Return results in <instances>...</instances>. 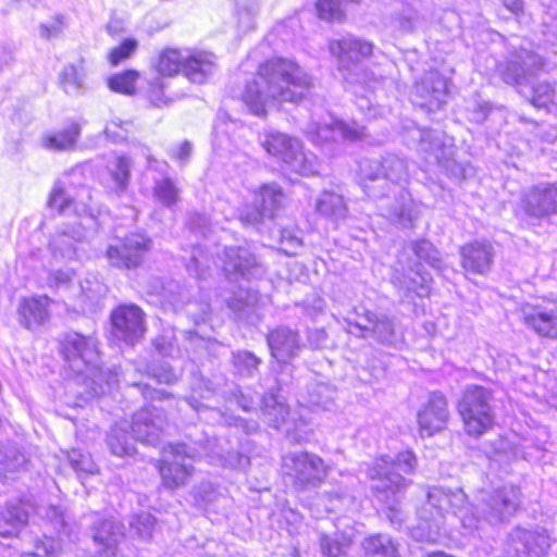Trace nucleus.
Segmentation results:
<instances>
[{"instance_id":"nucleus-37","label":"nucleus","mask_w":557,"mask_h":557,"mask_svg":"<svg viewBox=\"0 0 557 557\" xmlns=\"http://www.w3.org/2000/svg\"><path fill=\"white\" fill-rule=\"evenodd\" d=\"M184 57L181 51L166 48L151 61L152 69L163 77H172L183 70Z\"/></svg>"},{"instance_id":"nucleus-15","label":"nucleus","mask_w":557,"mask_h":557,"mask_svg":"<svg viewBox=\"0 0 557 557\" xmlns=\"http://www.w3.org/2000/svg\"><path fill=\"white\" fill-rule=\"evenodd\" d=\"M151 248V240L143 234L131 233L106 251L109 263L117 269L138 268Z\"/></svg>"},{"instance_id":"nucleus-46","label":"nucleus","mask_w":557,"mask_h":557,"mask_svg":"<svg viewBox=\"0 0 557 557\" xmlns=\"http://www.w3.org/2000/svg\"><path fill=\"white\" fill-rule=\"evenodd\" d=\"M59 82L65 94L76 96L83 88L84 74L77 66L69 64L62 70Z\"/></svg>"},{"instance_id":"nucleus-42","label":"nucleus","mask_w":557,"mask_h":557,"mask_svg":"<svg viewBox=\"0 0 557 557\" xmlns=\"http://www.w3.org/2000/svg\"><path fill=\"white\" fill-rule=\"evenodd\" d=\"M215 394V387L209 380L203 377H195L191 383V394L186 398L188 405L197 412L208 409L209 406L200 401V399L209 400Z\"/></svg>"},{"instance_id":"nucleus-58","label":"nucleus","mask_w":557,"mask_h":557,"mask_svg":"<svg viewBox=\"0 0 557 557\" xmlns=\"http://www.w3.org/2000/svg\"><path fill=\"white\" fill-rule=\"evenodd\" d=\"M156 519L149 512H141L132 518L131 529L144 540L150 539L153 532Z\"/></svg>"},{"instance_id":"nucleus-12","label":"nucleus","mask_w":557,"mask_h":557,"mask_svg":"<svg viewBox=\"0 0 557 557\" xmlns=\"http://www.w3.org/2000/svg\"><path fill=\"white\" fill-rule=\"evenodd\" d=\"M61 351L74 373L94 380L99 362L98 339L94 335L69 332L61 341Z\"/></svg>"},{"instance_id":"nucleus-26","label":"nucleus","mask_w":557,"mask_h":557,"mask_svg":"<svg viewBox=\"0 0 557 557\" xmlns=\"http://www.w3.org/2000/svg\"><path fill=\"white\" fill-rule=\"evenodd\" d=\"M267 341L271 355L281 362L295 358L302 347L298 332L285 326L273 330Z\"/></svg>"},{"instance_id":"nucleus-20","label":"nucleus","mask_w":557,"mask_h":557,"mask_svg":"<svg viewBox=\"0 0 557 557\" xmlns=\"http://www.w3.org/2000/svg\"><path fill=\"white\" fill-rule=\"evenodd\" d=\"M223 271L231 281L262 274V265L248 247H226L222 256Z\"/></svg>"},{"instance_id":"nucleus-57","label":"nucleus","mask_w":557,"mask_h":557,"mask_svg":"<svg viewBox=\"0 0 557 557\" xmlns=\"http://www.w3.org/2000/svg\"><path fill=\"white\" fill-rule=\"evenodd\" d=\"M72 205L73 199L65 191L63 184L60 181L55 182L48 199L49 208L64 213Z\"/></svg>"},{"instance_id":"nucleus-52","label":"nucleus","mask_w":557,"mask_h":557,"mask_svg":"<svg viewBox=\"0 0 557 557\" xmlns=\"http://www.w3.org/2000/svg\"><path fill=\"white\" fill-rule=\"evenodd\" d=\"M109 171L119 190H124L131 176V161L127 157H116L109 165Z\"/></svg>"},{"instance_id":"nucleus-41","label":"nucleus","mask_w":557,"mask_h":557,"mask_svg":"<svg viewBox=\"0 0 557 557\" xmlns=\"http://www.w3.org/2000/svg\"><path fill=\"white\" fill-rule=\"evenodd\" d=\"M261 359L248 350L232 352V364L235 373L240 377H252L258 373Z\"/></svg>"},{"instance_id":"nucleus-38","label":"nucleus","mask_w":557,"mask_h":557,"mask_svg":"<svg viewBox=\"0 0 557 557\" xmlns=\"http://www.w3.org/2000/svg\"><path fill=\"white\" fill-rule=\"evenodd\" d=\"M258 296L255 292L240 288L227 301V306L236 314L237 319L252 323Z\"/></svg>"},{"instance_id":"nucleus-36","label":"nucleus","mask_w":557,"mask_h":557,"mask_svg":"<svg viewBox=\"0 0 557 557\" xmlns=\"http://www.w3.org/2000/svg\"><path fill=\"white\" fill-rule=\"evenodd\" d=\"M366 557H398V544L388 534H372L362 542Z\"/></svg>"},{"instance_id":"nucleus-1","label":"nucleus","mask_w":557,"mask_h":557,"mask_svg":"<svg viewBox=\"0 0 557 557\" xmlns=\"http://www.w3.org/2000/svg\"><path fill=\"white\" fill-rule=\"evenodd\" d=\"M521 503L520 490L513 485L481 490L476 505L470 506L461 488L446 490L432 487L426 502L418 509L419 522L411 528V536L417 542L436 543L444 529L446 513L460 520L466 534L472 535L483 529L485 523L507 522L518 510Z\"/></svg>"},{"instance_id":"nucleus-19","label":"nucleus","mask_w":557,"mask_h":557,"mask_svg":"<svg viewBox=\"0 0 557 557\" xmlns=\"http://www.w3.org/2000/svg\"><path fill=\"white\" fill-rule=\"evenodd\" d=\"M521 208L534 219L557 214V183H541L529 188L522 196Z\"/></svg>"},{"instance_id":"nucleus-45","label":"nucleus","mask_w":557,"mask_h":557,"mask_svg":"<svg viewBox=\"0 0 557 557\" xmlns=\"http://www.w3.org/2000/svg\"><path fill=\"white\" fill-rule=\"evenodd\" d=\"M335 397V389L325 383H313L308 387L307 405L312 408L330 409Z\"/></svg>"},{"instance_id":"nucleus-33","label":"nucleus","mask_w":557,"mask_h":557,"mask_svg":"<svg viewBox=\"0 0 557 557\" xmlns=\"http://www.w3.org/2000/svg\"><path fill=\"white\" fill-rule=\"evenodd\" d=\"M314 208L321 216L334 223L345 220L348 215V207L343 195L331 190H324L318 196Z\"/></svg>"},{"instance_id":"nucleus-56","label":"nucleus","mask_w":557,"mask_h":557,"mask_svg":"<svg viewBox=\"0 0 557 557\" xmlns=\"http://www.w3.org/2000/svg\"><path fill=\"white\" fill-rule=\"evenodd\" d=\"M317 12L320 18L329 22H342L345 18V12L339 0H318Z\"/></svg>"},{"instance_id":"nucleus-51","label":"nucleus","mask_w":557,"mask_h":557,"mask_svg":"<svg viewBox=\"0 0 557 557\" xmlns=\"http://www.w3.org/2000/svg\"><path fill=\"white\" fill-rule=\"evenodd\" d=\"M211 260L210 257L205 252L203 248L197 244L189 256V261L186 264V269L189 274L203 278L210 269Z\"/></svg>"},{"instance_id":"nucleus-4","label":"nucleus","mask_w":557,"mask_h":557,"mask_svg":"<svg viewBox=\"0 0 557 557\" xmlns=\"http://www.w3.org/2000/svg\"><path fill=\"white\" fill-rule=\"evenodd\" d=\"M417 458L410 450L401 451L395 457L383 456L376 459L368 470L369 478L374 481L372 491L375 500L382 505V511L395 528L401 525L404 513L399 508L400 493L406 486L404 474L413 472Z\"/></svg>"},{"instance_id":"nucleus-16","label":"nucleus","mask_w":557,"mask_h":557,"mask_svg":"<svg viewBox=\"0 0 557 557\" xmlns=\"http://www.w3.org/2000/svg\"><path fill=\"white\" fill-rule=\"evenodd\" d=\"M447 98L448 82L438 71L426 72L411 91L412 103L429 112L440 110Z\"/></svg>"},{"instance_id":"nucleus-63","label":"nucleus","mask_w":557,"mask_h":557,"mask_svg":"<svg viewBox=\"0 0 557 557\" xmlns=\"http://www.w3.org/2000/svg\"><path fill=\"white\" fill-rule=\"evenodd\" d=\"M187 226L195 235L200 234L201 236H206V233L210 228V222L205 214L191 213L188 216Z\"/></svg>"},{"instance_id":"nucleus-5","label":"nucleus","mask_w":557,"mask_h":557,"mask_svg":"<svg viewBox=\"0 0 557 557\" xmlns=\"http://www.w3.org/2000/svg\"><path fill=\"white\" fill-rule=\"evenodd\" d=\"M544 67L543 58L535 52L521 49L505 63L498 72L506 84L516 87L519 95L536 108L557 107V85L547 82L533 83L532 77Z\"/></svg>"},{"instance_id":"nucleus-34","label":"nucleus","mask_w":557,"mask_h":557,"mask_svg":"<svg viewBox=\"0 0 557 557\" xmlns=\"http://www.w3.org/2000/svg\"><path fill=\"white\" fill-rule=\"evenodd\" d=\"M383 185L382 190L387 196L392 189L408 180V166L404 159L395 154H387L382 159Z\"/></svg>"},{"instance_id":"nucleus-61","label":"nucleus","mask_w":557,"mask_h":557,"mask_svg":"<svg viewBox=\"0 0 557 557\" xmlns=\"http://www.w3.org/2000/svg\"><path fill=\"white\" fill-rule=\"evenodd\" d=\"M387 71L381 69H363L356 73L355 82L364 84L370 88H376L387 78Z\"/></svg>"},{"instance_id":"nucleus-30","label":"nucleus","mask_w":557,"mask_h":557,"mask_svg":"<svg viewBox=\"0 0 557 557\" xmlns=\"http://www.w3.org/2000/svg\"><path fill=\"white\" fill-rule=\"evenodd\" d=\"M359 184L364 193L372 198L385 197L380 185H383L382 161L362 159L358 169Z\"/></svg>"},{"instance_id":"nucleus-13","label":"nucleus","mask_w":557,"mask_h":557,"mask_svg":"<svg viewBox=\"0 0 557 557\" xmlns=\"http://www.w3.org/2000/svg\"><path fill=\"white\" fill-rule=\"evenodd\" d=\"M491 399V393L482 386L472 385L465 391L458 410L469 435L479 436L493 425Z\"/></svg>"},{"instance_id":"nucleus-48","label":"nucleus","mask_w":557,"mask_h":557,"mask_svg":"<svg viewBox=\"0 0 557 557\" xmlns=\"http://www.w3.org/2000/svg\"><path fill=\"white\" fill-rule=\"evenodd\" d=\"M399 194L400 200L387 210L386 216L403 227H409L413 220L411 200L406 197L404 190H399Z\"/></svg>"},{"instance_id":"nucleus-27","label":"nucleus","mask_w":557,"mask_h":557,"mask_svg":"<svg viewBox=\"0 0 557 557\" xmlns=\"http://www.w3.org/2000/svg\"><path fill=\"white\" fill-rule=\"evenodd\" d=\"M522 319L524 324L540 336L557 338V307H523Z\"/></svg>"},{"instance_id":"nucleus-43","label":"nucleus","mask_w":557,"mask_h":557,"mask_svg":"<svg viewBox=\"0 0 557 557\" xmlns=\"http://www.w3.org/2000/svg\"><path fill=\"white\" fill-rule=\"evenodd\" d=\"M181 189L171 177L154 180L153 196L164 207L171 208L180 201Z\"/></svg>"},{"instance_id":"nucleus-25","label":"nucleus","mask_w":557,"mask_h":557,"mask_svg":"<svg viewBox=\"0 0 557 557\" xmlns=\"http://www.w3.org/2000/svg\"><path fill=\"white\" fill-rule=\"evenodd\" d=\"M330 52L338 59L342 67H348L351 63L357 67V63L372 53L371 42L358 39L352 36H345L339 40L330 42Z\"/></svg>"},{"instance_id":"nucleus-53","label":"nucleus","mask_w":557,"mask_h":557,"mask_svg":"<svg viewBox=\"0 0 557 557\" xmlns=\"http://www.w3.org/2000/svg\"><path fill=\"white\" fill-rule=\"evenodd\" d=\"M61 543L54 537H45L38 540L32 552L23 553L22 557H60L61 555Z\"/></svg>"},{"instance_id":"nucleus-39","label":"nucleus","mask_w":557,"mask_h":557,"mask_svg":"<svg viewBox=\"0 0 557 557\" xmlns=\"http://www.w3.org/2000/svg\"><path fill=\"white\" fill-rule=\"evenodd\" d=\"M82 231L77 227L58 232L50 242L54 255L71 259L75 255V243L82 238Z\"/></svg>"},{"instance_id":"nucleus-59","label":"nucleus","mask_w":557,"mask_h":557,"mask_svg":"<svg viewBox=\"0 0 557 557\" xmlns=\"http://www.w3.org/2000/svg\"><path fill=\"white\" fill-rule=\"evenodd\" d=\"M138 47L137 40L133 38L125 39L120 46L114 47L109 53L111 65H119L121 62L129 59Z\"/></svg>"},{"instance_id":"nucleus-64","label":"nucleus","mask_w":557,"mask_h":557,"mask_svg":"<svg viewBox=\"0 0 557 557\" xmlns=\"http://www.w3.org/2000/svg\"><path fill=\"white\" fill-rule=\"evenodd\" d=\"M236 8L240 22L243 18H247L248 21H250V17L255 16L259 11V1L236 0Z\"/></svg>"},{"instance_id":"nucleus-21","label":"nucleus","mask_w":557,"mask_h":557,"mask_svg":"<svg viewBox=\"0 0 557 557\" xmlns=\"http://www.w3.org/2000/svg\"><path fill=\"white\" fill-rule=\"evenodd\" d=\"M92 539L100 546L98 557H124L119 550V544L124 540V525L113 519H98L91 527Z\"/></svg>"},{"instance_id":"nucleus-17","label":"nucleus","mask_w":557,"mask_h":557,"mask_svg":"<svg viewBox=\"0 0 557 557\" xmlns=\"http://www.w3.org/2000/svg\"><path fill=\"white\" fill-rule=\"evenodd\" d=\"M112 336L128 345H134L145 334V313L136 305H122L111 313Z\"/></svg>"},{"instance_id":"nucleus-11","label":"nucleus","mask_w":557,"mask_h":557,"mask_svg":"<svg viewBox=\"0 0 557 557\" xmlns=\"http://www.w3.org/2000/svg\"><path fill=\"white\" fill-rule=\"evenodd\" d=\"M282 472L297 490L318 487L326 478L322 458L308 451H295L282 458Z\"/></svg>"},{"instance_id":"nucleus-22","label":"nucleus","mask_w":557,"mask_h":557,"mask_svg":"<svg viewBox=\"0 0 557 557\" xmlns=\"http://www.w3.org/2000/svg\"><path fill=\"white\" fill-rule=\"evenodd\" d=\"M417 417L422 435L432 436L443 430L449 417L445 396L438 392L432 393Z\"/></svg>"},{"instance_id":"nucleus-54","label":"nucleus","mask_w":557,"mask_h":557,"mask_svg":"<svg viewBox=\"0 0 557 557\" xmlns=\"http://www.w3.org/2000/svg\"><path fill=\"white\" fill-rule=\"evenodd\" d=\"M66 457L71 468L77 473L79 479L96 471V466L88 454L78 449H72L66 454Z\"/></svg>"},{"instance_id":"nucleus-31","label":"nucleus","mask_w":557,"mask_h":557,"mask_svg":"<svg viewBox=\"0 0 557 557\" xmlns=\"http://www.w3.org/2000/svg\"><path fill=\"white\" fill-rule=\"evenodd\" d=\"M49 298L47 296L25 298L18 307L20 323L26 329H35L48 318Z\"/></svg>"},{"instance_id":"nucleus-18","label":"nucleus","mask_w":557,"mask_h":557,"mask_svg":"<svg viewBox=\"0 0 557 557\" xmlns=\"http://www.w3.org/2000/svg\"><path fill=\"white\" fill-rule=\"evenodd\" d=\"M330 122L323 124L311 121L306 126L308 138L315 145H324L332 140L355 141L366 136V127L352 122L351 124L343 121H335L329 117Z\"/></svg>"},{"instance_id":"nucleus-49","label":"nucleus","mask_w":557,"mask_h":557,"mask_svg":"<svg viewBox=\"0 0 557 557\" xmlns=\"http://www.w3.org/2000/svg\"><path fill=\"white\" fill-rule=\"evenodd\" d=\"M137 371H145L149 377L154 379L158 383L173 384L178 380L177 373L165 361H153L150 364L145 366L144 368H137Z\"/></svg>"},{"instance_id":"nucleus-9","label":"nucleus","mask_w":557,"mask_h":557,"mask_svg":"<svg viewBox=\"0 0 557 557\" xmlns=\"http://www.w3.org/2000/svg\"><path fill=\"white\" fill-rule=\"evenodd\" d=\"M344 321L349 326L348 332L359 338L372 339L388 347H395L400 342L395 319L384 312L355 307Z\"/></svg>"},{"instance_id":"nucleus-60","label":"nucleus","mask_w":557,"mask_h":557,"mask_svg":"<svg viewBox=\"0 0 557 557\" xmlns=\"http://www.w3.org/2000/svg\"><path fill=\"white\" fill-rule=\"evenodd\" d=\"M133 124L128 121L111 120L104 128L106 136L113 143L124 141L132 128Z\"/></svg>"},{"instance_id":"nucleus-35","label":"nucleus","mask_w":557,"mask_h":557,"mask_svg":"<svg viewBox=\"0 0 557 557\" xmlns=\"http://www.w3.org/2000/svg\"><path fill=\"white\" fill-rule=\"evenodd\" d=\"M79 136V124L72 123L63 129L45 134L41 138V145L48 150L69 151L75 148Z\"/></svg>"},{"instance_id":"nucleus-8","label":"nucleus","mask_w":557,"mask_h":557,"mask_svg":"<svg viewBox=\"0 0 557 557\" xmlns=\"http://www.w3.org/2000/svg\"><path fill=\"white\" fill-rule=\"evenodd\" d=\"M410 137L417 141L418 150L430 163L438 165L449 178L461 182L473 174L469 163L461 162L455 157L453 139L435 129L413 128Z\"/></svg>"},{"instance_id":"nucleus-32","label":"nucleus","mask_w":557,"mask_h":557,"mask_svg":"<svg viewBox=\"0 0 557 557\" xmlns=\"http://www.w3.org/2000/svg\"><path fill=\"white\" fill-rule=\"evenodd\" d=\"M215 70L214 55L208 52H198L184 57L183 72L193 83L202 84Z\"/></svg>"},{"instance_id":"nucleus-24","label":"nucleus","mask_w":557,"mask_h":557,"mask_svg":"<svg viewBox=\"0 0 557 557\" xmlns=\"http://www.w3.org/2000/svg\"><path fill=\"white\" fill-rule=\"evenodd\" d=\"M511 541L517 557H544L550 547V539L545 530L516 529Z\"/></svg>"},{"instance_id":"nucleus-23","label":"nucleus","mask_w":557,"mask_h":557,"mask_svg":"<svg viewBox=\"0 0 557 557\" xmlns=\"http://www.w3.org/2000/svg\"><path fill=\"white\" fill-rule=\"evenodd\" d=\"M460 257L467 273L485 275L494 262L495 250L487 240H474L460 248Z\"/></svg>"},{"instance_id":"nucleus-10","label":"nucleus","mask_w":557,"mask_h":557,"mask_svg":"<svg viewBox=\"0 0 557 557\" xmlns=\"http://www.w3.org/2000/svg\"><path fill=\"white\" fill-rule=\"evenodd\" d=\"M261 146L267 153L282 162L287 169L305 176L318 172V159L312 152H305L301 143L281 132H270L263 135Z\"/></svg>"},{"instance_id":"nucleus-50","label":"nucleus","mask_w":557,"mask_h":557,"mask_svg":"<svg viewBox=\"0 0 557 557\" xmlns=\"http://www.w3.org/2000/svg\"><path fill=\"white\" fill-rule=\"evenodd\" d=\"M139 73L135 70H127L109 78L108 85L111 90L132 96L136 92L135 84Z\"/></svg>"},{"instance_id":"nucleus-44","label":"nucleus","mask_w":557,"mask_h":557,"mask_svg":"<svg viewBox=\"0 0 557 557\" xmlns=\"http://www.w3.org/2000/svg\"><path fill=\"white\" fill-rule=\"evenodd\" d=\"M26 462V458L14 447H4L0 450V481L5 482L10 474L18 471Z\"/></svg>"},{"instance_id":"nucleus-6","label":"nucleus","mask_w":557,"mask_h":557,"mask_svg":"<svg viewBox=\"0 0 557 557\" xmlns=\"http://www.w3.org/2000/svg\"><path fill=\"white\" fill-rule=\"evenodd\" d=\"M166 425L163 409L145 406L133 417V422L122 421L110 429L107 444L111 453L117 457L131 456L135 453V441L156 446L159 444Z\"/></svg>"},{"instance_id":"nucleus-40","label":"nucleus","mask_w":557,"mask_h":557,"mask_svg":"<svg viewBox=\"0 0 557 557\" xmlns=\"http://www.w3.org/2000/svg\"><path fill=\"white\" fill-rule=\"evenodd\" d=\"M262 412L267 423L275 429L281 426L288 416V407L274 394H265L262 398Z\"/></svg>"},{"instance_id":"nucleus-14","label":"nucleus","mask_w":557,"mask_h":557,"mask_svg":"<svg viewBox=\"0 0 557 557\" xmlns=\"http://www.w3.org/2000/svg\"><path fill=\"white\" fill-rule=\"evenodd\" d=\"M285 201L286 195L277 183H264L255 193L252 205L239 211V221L244 226L258 228L265 219H275Z\"/></svg>"},{"instance_id":"nucleus-62","label":"nucleus","mask_w":557,"mask_h":557,"mask_svg":"<svg viewBox=\"0 0 557 557\" xmlns=\"http://www.w3.org/2000/svg\"><path fill=\"white\" fill-rule=\"evenodd\" d=\"M228 398L235 401L243 410L250 411L256 408L257 400L251 393H244L237 386L230 389Z\"/></svg>"},{"instance_id":"nucleus-29","label":"nucleus","mask_w":557,"mask_h":557,"mask_svg":"<svg viewBox=\"0 0 557 557\" xmlns=\"http://www.w3.org/2000/svg\"><path fill=\"white\" fill-rule=\"evenodd\" d=\"M28 522V509L21 500L9 502L0 510V536H17Z\"/></svg>"},{"instance_id":"nucleus-47","label":"nucleus","mask_w":557,"mask_h":557,"mask_svg":"<svg viewBox=\"0 0 557 557\" xmlns=\"http://www.w3.org/2000/svg\"><path fill=\"white\" fill-rule=\"evenodd\" d=\"M349 539L344 535L329 536L323 534L320 537V546L323 557H347L350 547Z\"/></svg>"},{"instance_id":"nucleus-3","label":"nucleus","mask_w":557,"mask_h":557,"mask_svg":"<svg viewBox=\"0 0 557 557\" xmlns=\"http://www.w3.org/2000/svg\"><path fill=\"white\" fill-rule=\"evenodd\" d=\"M312 85V78L297 63L273 58L260 64L242 97L253 114L263 116L276 102H298Z\"/></svg>"},{"instance_id":"nucleus-7","label":"nucleus","mask_w":557,"mask_h":557,"mask_svg":"<svg viewBox=\"0 0 557 557\" xmlns=\"http://www.w3.org/2000/svg\"><path fill=\"white\" fill-rule=\"evenodd\" d=\"M410 137L417 141L418 150L430 163L438 165L449 178L461 182L473 174L469 163L461 162L455 157L453 139L435 129L413 128Z\"/></svg>"},{"instance_id":"nucleus-55","label":"nucleus","mask_w":557,"mask_h":557,"mask_svg":"<svg viewBox=\"0 0 557 557\" xmlns=\"http://www.w3.org/2000/svg\"><path fill=\"white\" fill-rule=\"evenodd\" d=\"M412 250L414 255L432 268L440 270L442 260L438 250L429 240H419L413 243Z\"/></svg>"},{"instance_id":"nucleus-28","label":"nucleus","mask_w":557,"mask_h":557,"mask_svg":"<svg viewBox=\"0 0 557 557\" xmlns=\"http://www.w3.org/2000/svg\"><path fill=\"white\" fill-rule=\"evenodd\" d=\"M431 277L419 270L411 274L397 273L392 277L393 285L398 289L400 300L410 302L414 297L424 298L430 293Z\"/></svg>"},{"instance_id":"nucleus-2","label":"nucleus","mask_w":557,"mask_h":557,"mask_svg":"<svg viewBox=\"0 0 557 557\" xmlns=\"http://www.w3.org/2000/svg\"><path fill=\"white\" fill-rule=\"evenodd\" d=\"M188 438V443L169 444L163 448L159 471L168 488H177L188 482L194 467L187 460L207 458L212 465L233 469H244L249 462L247 456L230 447L227 440L210 437L197 429Z\"/></svg>"}]
</instances>
